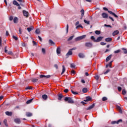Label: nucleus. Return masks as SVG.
Instances as JSON below:
<instances>
[{
  "label": "nucleus",
  "mask_w": 127,
  "mask_h": 127,
  "mask_svg": "<svg viewBox=\"0 0 127 127\" xmlns=\"http://www.w3.org/2000/svg\"><path fill=\"white\" fill-rule=\"evenodd\" d=\"M79 27H81L82 28H83V26H82V25H78V26H77L76 27V29H78V28H79Z\"/></svg>",
  "instance_id": "864d4df0"
},
{
  "label": "nucleus",
  "mask_w": 127,
  "mask_h": 127,
  "mask_svg": "<svg viewBox=\"0 0 127 127\" xmlns=\"http://www.w3.org/2000/svg\"><path fill=\"white\" fill-rule=\"evenodd\" d=\"M65 102H67L68 104H74V100L72 98L69 97H66L64 98Z\"/></svg>",
  "instance_id": "f257e3e1"
},
{
  "label": "nucleus",
  "mask_w": 127,
  "mask_h": 127,
  "mask_svg": "<svg viewBox=\"0 0 127 127\" xmlns=\"http://www.w3.org/2000/svg\"><path fill=\"white\" fill-rule=\"evenodd\" d=\"M33 45H36L37 43H36V42H35V41H33Z\"/></svg>",
  "instance_id": "774afa93"
},
{
  "label": "nucleus",
  "mask_w": 127,
  "mask_h": 127,
  "mask_svg": "<svg viewBox=\"0 0 127 127\" xmlns=\"http://www.w3.org/2000/svg\"><path fill=\"white\" fill-rule=\"evenodd\" d=\"M123 122V120L122 119H120L119 120H118V121H113L111 122L112 125H116V124H117V125H119V124H120V123H122Z\"/></svg>",
  "instance_id": "7ed1b4c3"
},
{
  "label": "nucleus",
  "mask_w": 127,
  "mask_h": 127,
  "mask_svg": "<svg viewBox=\"0 0 127 127\" xmlns=\"http://www.w3.org/2000/svg\"><path fill=\"white\" fill-rule=\"evenodd\" d=\"M95 33H96L97 35H99V34H101V31L96 30V31H95Z\"/></svg>",
  "instance_id": "c03bdc74"
},
{
  "label": "nucleus",
  "mask_w": 127,
  "mask_h": 127,
  "mask_svg": "<svg viewBox=\"0 0 127 127\" xmlns=\"http://www.w3.org/2000/svg\"><path fill=\"white\" fill-rule=\"evenodd\" d=\"M122 94H123V95H124V96H125V95H126V94H127V91H126V89H123L122 90Z\"/></svg>",
  "instance_id": "58836bf2"
},
{
  "label": "nucleus",
  "mask_w": 127,
  "mask_h": 127,
  "mask_svg": "<svg viewBox=\"0 0 127 127\" xmlns=\"http://www.w3.org/2000/svg\"><path fill=\"white\" fill-rule=\"evenodd\" d=\"M5 114L6 115V116H8L9 117H11L12 116V112L6 111L5 112Z\"/></svg>",
  "instance_id": "9b49d317"
},
{
  "label": "nucleus",
  "mask_w": 127,
  "mask_h": 127,
  "mask_svg": "<svg viewBox=\"0 0 127 127\" xmlns=\"http://www.w3.org/2000/svg\"><path fill=\"white\" fill-rule=\"evenodd\" d=\"M32 87L31 86H27L26 87L25 90H32Z\"/></svg>",
  "instance_id": "37998d69"
},
{
  "label": "nucleus",
  "mask_w": 127,
  "mask_h": 127,
  "mask_svg": "<svg viewBox=\"0 0 127 127\" xmlns=\"http://www.w3.org/2000/svg\"><path fill=\"white\" fill-rule=\"evenodd\" d=\"M112 63H113V61L110 62L108 64H106V68H108V67H109L110 68H112Z\"/></svg>",
  "instance_id": "f3484780"
},
{
  "label": "nucleus",
  "mask_w": 127,
  "mask_h": 127,
  "mask_svg": "<svg viewBox=\"0 0 127 127\" xmlns=\"http://www.w3.org/2000/svg\"><path fill=\"white\" fill-rule=\"evenodd\" d=\"M84 102H89V101H92V98L90 97H86V99L84 100Z\"/></svg>",
  "instance_id": "a211bd4d"
},
{
  "label": "nucleus",
  "mask_w": 127,
  "mask_h": 127,
  "mask_svg": "<svg viewBox=\"0 0 127 127\" xmlns=\"http://www.w3.org/2000/svg\"><path fill=\"white\" fill-rule=\"evenodd\" d=\"M33 27L31 26L30 27H28L27 28V30L28 31V32H30V31H31L32 30H33Z\"/></svg>",
  "instance_id": "393cba45"
},
{
  "label": "nucleus",
  "mask_w": 127,
  "mask_h": 127,
  "mask_svg": "<svg viewBox=\"0 0 127 127\" xmlns=\"http://www.w3.org/2000/svg\"><path fill=\"white\" fill-rule=\"evenodd\" d=\"M102 16L103 17V18H108V14L106 13H103L102 14Z\"/></svg>",
  "instance_id": "2eb2a0df"
},
{
  "label": "nucleus",
  "mask_w": 127,
  "mask_h": 127,
  "mask_svg": "<svg viewBox=\"0 0 127 127\" xmlns=\"http://www.w3.org/2000/svg\"><path fill=\"white\" fill-rule=\"evenodd\" d=\"M36 34H39L40 33V30L39 29H37L35 31Z\"/></svg>",
  "instance_id": "e433bc0d"
},
{
  "label": "nucleus",
  "mask_w": 127,
  "mask_h": 127,
  "mask_svg": "<svg viewBox=\"0 0 127 127\" xmlns=\"http://www.w3.org/2000/svg\"><path fill=\"white\" fill-rule=\"evenodd\" d=\"M23 13L24 16H26V17H27L28 16V12L24 10H23Z\"/></svg>",
  "instance_id": "4468645a"
},
{
  "label": "nucleus",
  "mask_w": 127,
  "mask_h": 127,
  "mask_svg": "<svg viewBox=\"0 0 127 127\" xmlns=\"http://www.w3.org/2000/svg\"><path fill=\"white\" fill-rule=\"evenodd\" d=\"M107 100H108V98L106 97H104L102 98V101H107Z\"/></svg>",
  "instance_id": "3c124183"
},
{
  "label": "nucleus",
  "mask_w": 127,
  "mask_h": 127,
  "mask_svg": "<svg viewBox=\"0 0 127 127\" xmlns=\"http://www.w3.org/2000/svg\"><path fill=\"white\" fill-rule=\"evenodd\" d=\"M122 50H123L124 54H127V50L126 49L122 48Z\"/></svg>",
  "instance_id": "4c0bfd02"
},
{
  "label": "nucleus",
  "mask_w": 127,
  "mask_h": 127,
  "mask_svg": "<svg viewBox=\"0 0 127 127\" xmlns=\"http://www.w3.org/2000/svg\"><path fill=\"white\" fill-rule=\"evenodd\" d=\"M83 93H87L88 92V89L87 88H84L82 89Z\"/></svg>",
  "instance_id": "473e14b6"
},
{
  "label": "nucleus",
  "mask_w": 127,
  "mask_h": 127,
  "mask_svg": "<svg viewBox=\"0 0 127 127\" xmlns=\"http://www.w3.org/2000/svg\"><path fill=\"white\" fill-rule=\"evenodd\" d=\"M49 44H51V45H55V43L53 42L52 40H49Z\"/></svg>",
  "instance_id": "bb28decb"
},
{
  "label": "nucleus",
  "mask_w": 127,
  "mask_h": 127,
  "mask_svg": "<svg viewBox=\"0 0 127 127\" xmlns=\"http://www.w3.org/2000/svg\"><path fill=\"white\" fill-rule=\"evenodd\" d=\"M65 71H66V68H65V66L63 65V70H62L61 75H63V74H64V72H65Z\"/></svg>",
  "instance_id": "c85d7f7f"
},
{
  "label": "nucleus",
  "mask_w": 127,
  "mask_h": 127,
  "mask_svg": "<svg viewBox=\"0 0 127 127\" xmlns=\"http://www.w3.org/2000/svg\"><path fill=\"white\" fill-rule=\"evenodd\" d=\"M12 38H13V39H14L15 40H16V41L18 40V38H17V37H16L15 36H13Z\"/></svg>",
  "instance_id": "79ce46f5"
},
{
  "label": "nucleus",
  "mask_w": 127,
  "mask_h": 127,
  "mask_svg": "<svg viewBox=\"0 0 127 127\" xmlns=\"http://www.w3.org/2000/svg\"><path fill=\"white\" fill-rule=\"evenodd\" d=\"M26 117H32V113L30 112H26Z\"/></svg>",
  "instance_id": "5701e85b"
},
{
  "label": "nucleus",
  "mask_w": 127,
  "mask_h": 127,
  "mask_svg": "<svg viewBox=\"0 0 127 127\" xmlns=\"http://www.w3.org/2000/svg\"><path fill=\"white\" fill-rule=\"evenodd\" d=\"M71 93L73 94V95H78V93L76 92H75L73 90H71Z\"/></svg>",
  "instance_id": "09e8293b"
},
{
  "label": "nucleus",
  "mask_w": 127,
  "mask_h": 127,
  "mask_svg": "<svg viewBox=\"0 0 127 127\" xmlns=\"http://www.w3.org/2000/svg\"><path fill=\"white\" fill-rule=\"evenodd\" d=\"M14 123L16 124H19L20 123H21V121H20V119L19 118H16L14 120Z\"/></svg>",
  "instance_id": "0eeeda50"
},
{
  "label": "nucleus",
  "mask_w": 127,
  "mask_h": 127,
  "mask_svg": "<svg viewBox=\"0 0 127 127\" xmlns=\"http://www.w3.org/2000/svg\"><path fill=\"white\" fill-rule=\"evenodd\" d=\"M104 26H106L107 27H110V28H112V26L110 25H107V24H105Z\"/></svg>",
  "instance_id": "4d7b16f0"
},
{
  "label": "nucleus",
  "mask_w": 127,
  "mask_h": 127,
  "mask_svg": "<svg viewBox=\"0 0 127 127\" xmlns=\"http://www.w3.org/2000/svg\"><path fill=\"white\" fill-rule=\"evenodd\" d=\"M62 98H63V95H62V94H60L58 95V100L59 101H61V100H62Z\"/></svg>",
  "instance_id": "412c9836"
},
{
  "label": "nucleus",
  "mask_w": 127,
  "mask_h": 127,
  "mask_svg": "<svg viewBox=\"0 0 127 127\" xmlns=\"http://www.w3.org/2000/svg\"><path fill=\"white\" fill-rule=\"evenodd\" d=\"M113 40V39L112 38H107L105 39V41L106 42H111Z\"/></svg>",
  "instance_id": "4be33fe9"
},
{
  "label": "nucleus",
  "mask_w": 127,
  "mask_h": 127,
  "mask_svg": "<svg viewBox=\"0 0 127 127\" xmlns=\"http://www.w3.org/2000/svg\"><path fill=\"white\" fill-rule=\"evenodd\" d=\"M76 49H77V48H72L71 49H69V50H71V51H72V50H76Z\"/></svg>",
  "instance_id": "338daca9"
},
{
  "label": "nucleus",
  "mask_w": 127,
  "mask_h": 127,
  "mask_svg": "<svg viewBox=\"0 0 127 127\" xmlns=\"http://www.w3.org/2000/svg\"><path fill=\"white\" fill-rule=\"evenodd\" d=\"M84 22L86 24H88V25L90 24V21H87L85 19L84 20Z\"/></svg>",
  "instance_id": "de8ad7c7"
},
{
  "label": "nucleus",
  "mask_w": 127,
  "mask_h": 127,
  "mask_svg": "<svg viewBox=\"0 0 127 127\" xmlns=\"http://www.w3.org/2000/svg\"><path fill=\"white\" fill-rule=\"evenodd\" d=\"M68 92H69V90L68 89H65L64 90V93H68Z\"/></svg>",
  "instance_id": "680f3d73"
},
{
  "label": "nucleus",
  "mask_w": 127,
  "mask_h": 127,
  "mask_svg": "<svg viewBox=\"0 0 127 127\" xmlns=\"http://www.w3.org/2000/svg\"><path fill=\"white\" fill-rule=\"evenodd\" d=\"M13 19V17L12 16H11L9 17V20L11 21Z\"/></svg>",
  "instance_id": "e2e57ef3"
},
{
  "label": "nucleus",
  "mask_w": 127,
  "mask_h": 127,
  "mask_svg": "<svg viewBox=\"0 0 127 127\" xmlns=\"http://www.w3.org/2000/svg\"><path fill=\"white\" fill-rule=\"evenodd\" d=\"M110 51V50L106 49V51H105V53H107V52H109Z\"/></svg>",
  "instance_id": "69168bd1"
},
{
  "label": "nucleus",
  "mask_w": 127,
  "mask_h": 127,
  "mask_svg": "<svg viewBox=\"0 0 127 127\" xmlns=\"http://www.w3.org/2000/svg\"><path fill=\"white\" fill-rule=\"evenodd\" d=\"M120 52H121V50H118L117 51H115L114 52V53H115V54H117V53H120Z\"/></svg>",
  "instance_id": "8fccbe9b"
},
{
  "label": "nucleus",
  "mask_w": 127,
  "mask_h": 127,
  "mask_svg": "<svg viewBox=\"0 0 127 127\" xmlns=\"http://www.w3.org/2000/svg\"><path fill=\"white\" fill-rule=\"evenodd\" d=\"M85 46L89 47V48H92V47H93V44L91 43H86Z\"/></svg>",
  "instance_id": "423d86ee"
},
{
  "label": "nucleus",
  "mask_w": 127,
  "mask_h": 127,
  "mask_svg": "<svg viewBox=\"0 0 127 127\" xmlns=\"http://www.w3.org/2000/svg\"><path fill=\"white\" fill-rule=\"evenodd\" d=\"M103 9L104 10H106L108 11V12H109V11H110V10H109V9H108V8L107 7H103Z\"/></svg>",
  "instance_id": "13d9d810"
},
{
  "label": "nucleus",
  "mask_w": 127,
  "mask_h": 127,
  "mask_svg": "<svg viewBox=\"0 0 127 127\" xmlns=\"http://www.w3.org/2000/svg\"><path fill=\"white\" fill-rule=\"evenodd\" d=\"M18 22V18H17V17H15L13 19L14 23H17Z\"/></svg>",
  "instance_id": "aec40b11"
},
{
  "label": "nucleus",
  "mask_w": 127,
  "mask_h": 127,
  "mask_svg": "<svg viewBox=\"0 0 127 127\" xmlns=\"http://www.w3.org/2000/svg\"><path fill=\"white\" fill-rule=\"evenodd\" d=\"M84 38H86V35H84L79 37H77L75 39V41H80V40H82L84 39Z\"/></svg>",
  "instance_id": "f03ea898"
},
{
  "label": "nucleus",
  "mask_w": 127,
  "mask_h": 127,
  "mask_svg": "<svg viewBox=\"0 0 127 127\" xmlns=\"http://www.w3.org/2000/svg\"><path fill=\"white\" fill-rule=\"evenodd\" d=\"M75 64H70V67L71 68H75Z\"/></svg>",
  "instance_id": "603ef678"
},
{
  "label": "nucleus",
  "mask_w": 127,
  "mask_h": 127,
  "mask_svg": "<svg viewBox=\"0 0 127 127\" xmlns=\"http://www.w3.org/2000/svg\"><path fill=\"white\" fill-rule=\"evenodd\" d=\"M117 110L119 111V113H120V114H123V110H122V108H121V107L117 106Z\"/></svg>",
  "instance_id": "a878e982"
},
{
  "label": "nucleus",
  "mask_w": 127,
  "mask_h": 127,
  "mask_svg": "<svg viewBox=\"0 0 127 127\" xmlns=\"http://www.w3.org/2000/svg\"><path fill=\"white\" fill-rule=\"evenodd\" d=\"M110 71H111V69H107V70L106 71V72H105L104 73V75H107V74H108V72H110Z\"/></svg>",
  "instance_id": "a18cd8bd"
},
{
  "label": "nucleus",
  "mask_w": 127,
  "mask_h": 127,
  "mask_svg": "<svg viewBox=\"0 0 127 127\" xmlns=\"http://www.w3.org/2000/svg\"><path fill=\"white\" fill-rule=\"evenodd\" d=\"M42 98L45 101H46V100H47V99H48V96L46 94H44L42 95Z\"/></svg>",
  "instance_id": "dca6fc26"
},
{
  "label": "nucleus",
  "mask_w": 127,
  "mask_h": 127,
  "mask_svg": "<svg viewBox=\"0 0 127 127\" xmlns=\"http://www.w3.org/2000/svg\"><path fill=\"white\" fill-rule=\"evenodd\" d=\"M95 107V103H93L92 105L89 106L88 108L86 109L87 111H89V110H92Z\"/></svg>",
  "instance_id": "ddd939ff"
},
{
  "label": "nucleus",
  "mask_w": 127,
  "mask_h": 127,
  "mask_svg": "<svg viewBox=\"0 0 127 127\" xmlns=\"http://www.w3.org/2000/svg\"><path fill=\"white\" fill-rule=\"evenodd\" d=\"M99 78H100V76H99V75H96L95 76V79H96L97 81L99 80Z\"/></svg>",
  "instance_id": "a19ab883"
},
{
  "label": "nucleus",
  "mask_w": 127,
  "mask_h": 127,
  "mask_svg": "<svg viewBox=\"0 0 127 127\" xmlns=\"http://www.w3.org/2000/svg\"><path fill=\"white\" fill-rule=\"evenodd\" d=\"M13 4H14V5H16L17 6H19V3H18V2H17V1H16V0H14L13 1Z\"/></svg>",
  "instance_id": "6ab92c4d"
},
{
  "label": "nucleus",
  "mask_w": 127,
  "mask_h": 127,
  "mask_svg": "<svg viewBox=\"0 0 127 127\" xmlns=\"http://www.w3.org/2000/svg\"><path fill=\"white\" fill-rule=\"evenodd\" d=\"M100 44H101V45H106V44H107V43H104V42H101L100 43Z\"/></svg>",
  "instance_id": "bf43d9fd"
},
{
  "label": "nucleus",
  "mask_w": 127,
  "mask_h": 127,
  "mask_svg": "<svg viewBox=\"0 0 127 127\" xmlns=\"http://www.w3.org/2000/svg\"><path fill=\"white\" fill-rule=\"evenodd\" d=\"M118 91H119V92H121V91H122V87H118Z\"/></svg>",
  "instance_id": "0e129e2a"
},
{
  "label": "nucleus",
  "mask_w": 127,
  "mask_h": 127,
  "mask_svg": "<svg viewBox=\"0 0 127 127\" xmlns=\"http://www.w3.org/2000/svg\"><path fill=\"white\" fill-rule=\"evenodd\" d=\"M7 121L6 120V119H5L3 120V124L5 125V126L6 127H7Z\"/></svg>",
  "instance_id": "c9c22d12"
},
{
  "label": "nucleus",
  "mask_w": 127,
  "mask_h": 127,
  "mask_svg": "<svg viewBox=\"0 0 127 127\" xmlns=\"http://www.w3.org/2000/svg\"><path fill=\"white\" fill-rule=\"evenodd\" d=\"M91 40H93V41H94V42H95V40H96V38H95V37H94V36H92L91 37Z\"/></svg>",
  "instance_id": "ea45409f"
},
{
  "label": "nucleus",
  "mask_w": 127,
  "mask_h": 127,
  "mask_svg": "<svg viewBox=\"0 0 127 127\" xmlns=\"http://www.w3.org/2000/svg\"><path fill=\"white\" fill-rule=\"evenodd\" d=\"M32 101H33V99H30V100L27 101L26 104H30V103H31V102H32Z\"/></svg>",
  "instance_id": "f704fd0d"
},
{
  "label": "nucleus",
  "mask_w": 127,
  "mask_h": 127,
  "mask_svg": "<svg viewBox=\"0 0 127 127\" xmlns=\"http://www.w3.org/2000/svg\"><path fill=\"white\" fill-rule=\"evenodd\" d=\"M7 54H8V55H12L13 57V59H14V58H15V55L13 54V53L11 51H9Z\"/></svg>",
  "instance_id": "1a4fd4ad"
},
{
  "label": "nucleus",
  "mask_w": 127,
  "mask_h": 127,
  "mask_svg": "<svg viewBox=\"0 0 127 127\" xmlns=\"http://www.w3.org/2000/svg\"><path fill=\"white\" fill-rule=\"evenodd\" d=\"M103 38V37H99L96 40H95V42H100V41H102V40Z\"/></svg>",
  "instance_id": "9d476101"
},
{
  "label": "nucleus",
  "mask_w": 127,
  "mask_h": 127,
  "mask_svg": "<svg viewBox=\"0 0 127 127\" xmlns=\"http://www.w3.org/2000/svg\"><path fill=\"white\" fill-rule=\"evenodd\" d=\"M38 81V79L37 78H33L32 79L31 81L33 82V83H36Z\"/></svg>",
  "instance_id": "2f4dec72"
},
{
  "label": "nucleus",
  "mask_w": 127,
  "mask_h": 127,
  "mask_svg": "<svg viewBox=\"0 0 127 127\" xmlns=\"http://www.w3.org/2000/svg\"><path fill=\"white\" fill-rule=\"evenodd\" d=\"M6 48H7V47L5 46L4 47V52H5V53H7V50H6Z\"/></svg>",
  "instance_id": "052dcab7"
},
{
  "label": "nucleus",
  "mask_w": 127,
  "mask_h": 127,
  "mask_svg": "<svg viewBox=\"0 0 127 127\" xmlns=\"http://www.w3.org/2000/svg\"><path fill=\"white\" fill-rule=\"evenodd\" d=\"M75 70H72L71 71V75L72 76H74V75H75Z\"/></svg>",
  "instance_id": "6e6d98bb"
},
{
  "label": "nucleus",
  "mask_w": 127,
  "mask_h": 127,
  "mask_svg": "<svg viewBox=\"0 0 127 127\" xmlns=\"http://www.w3.org/2000/svg\"><path fill=\"white\" fill-rule=\"evenodd\" d=\"M42 52L44 54H45V52H46L45 49L42 48Z\"/></svg>",
  "instance_id": "5fc2aeb1"
},
{
  "label": "nucleus",
  "mask_w": 127,
  "mask_h": 127,
  "mask_svg": "<svg viewBox=\"0 0 127 127\" xmlns=\"http://www.w3.org/2000/svg\"><path fill=\"white\" fill-rule=\"evenodd\" d=\"M51 75H44L43 74H41L40 75V78H45V79H48V78H50Z\"/></svg>",
  "instance_id": "39448f33"
},
{
  "label": "nucleus",
  "mask_w": 127,
  "mask_h": 127,
  "mask_svg": "<svg viewBox=\"0 0 127 127\" xmlns=\"http://www.w3.org/2000/svg\"><path fill=\"white\" fill-rule=\"evenodd\" d=\"M78 56H79V58H84V57H85V56L84 55V54H83L82 53H79L78 54Z\"/></svg>",
  "instance_id": "7c9ffc66"
},
{
  "label": "nucleus",
  "mask_w": 127,
  "mask_h": 127,
  "mask_svg": "<svg viewBox=\"0 0 127 127\" xmlns=\"http://www.w3.org/2000/svg\"><path fill=\"white\" fill-rule=\"evenodd\" d=\"M73 38H74V35L71 36L70 37H69V38L67 39V41H70L72 40V39H73Z\"/></svg>",
  "instance_id": "72a5a7b5"
},
{
  "label": "nucleus",
  "mask_w": 127,
  "mask_h": 127,
  "mask_svg": "<svg viewBox=\"0 0 127 127\" xmlns=\"http://www.w3.org/2000/svg\"><path fill=\"white\" fill-rule=\"evenodd\" d=\"M68 30H69V25L67 24V25H66V33H68Z\"/></svg>",
  "instance_id": "49530a36"
},
{
  "label": "nucleus",
  "mask_w": 127,
  "mask_h": 127,
  "mask_svg": "<svg viewBox=\"0 0 127 127\" xmlns=\"http://www.w3.org/2000/svg\"><path fill=\"white\" fill-rule=\"evenodd\" d=\"M80 12L81 13V18H83V16H84V14H85V10L82 9L81 10Z\"/></svg>",
  "instance_id": "b1692460"
},
{
  "label": "nucleus",
  "mask_w": 127,
  "mask_h": 127,
  "mask_svg": "<svg viewBox=\"0 0 127 127\" xmlns=\"http://www.w3.org/2000/svg\"><path fill=\"white\" fill-rule=\"evenodd\" d=\"M73 54V52H72L71 50H69L68 52L66 53L65 55V56L67 58L69 57L70 55H72Z\"/></svg>",
  "instance_id": "20e7f679"
},
{
  "label": "nucleus",
  "mask_w": 127,
  "mask_h": 127,
  "mask_svg": "<svg viewBox=\"0 0 127 127\" xmlns=\"http://www.w3.org/2000/svg\"><path fill=\"white\" fill-rule=\"evenodd\" d=\"M120 33V31L119 30H116L114 32H113L112 35L113 36H116V35H118Z\"/></svg>",
  "instance_id": "f8f14e48"
},
{
  "label": "nucleus",
  "mask_w": 127,
  "mask_h": 127,
  "mask_svg": "<svg viewBox=\"0 0 127 127\" xmlns=\"http://www.w3.org/2000/svg\"><path fill=\"white\" fill-rule=\"evenodd\" d=\"M57 54H60V53H61V49L60 48H57Z\"/></svg>",
  "instance_id": "cd10ccee"
},
{
  "label": "nucleus",
  "mask_w": 127,
  "mask_h": 127,
  "mask_svg": "<svg viewBox=\"0 0 127 127\" xmlns=\"http://www.w3.org/2000/svg\"><path fill=\"white\" fill-rule=\"evenodd\" d=\"M108 12L110 14H112V15H113V16H114V17H116V18H118V15H117V14H116V13L113 12L112 11H108Z\"/></svg>",
  "instance_id": "6e6552de"
},
{
  "label": "nucleus",
  "mask_w": 127,
  "mask_h": 127,
  "mask_svg": "<svg viewBox=\"0 0 127 127\" xmlns=\"http://www.w3.org/2000/svg\"><path fill=\"white\" fill-rule=\"evenodd\" d=\"M111 58H112V55H109L106 58V62H108V61H109V60H110Z\"/></svg>",
  "instance_id": "c756f323"
}]
</instances>
